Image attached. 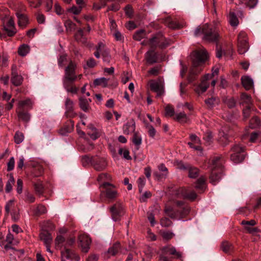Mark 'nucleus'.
I'll use <instances>...</instances> for the list:
<instances>
[{"label":"nucleus","instance_id":"nucleus-41","mask_svg":"<svg viewBox=\"0 0 261 261\" xmlns=\"http://www.w3.org/2000/svg\"><path fill=\"white\" fill-rule=\"evenodd\" d=\"M109 80L105 77H100L96 79L94 81V84L95 86H101L102 87H106L108 86Z\"/></svg>","mask_w":261,"mask_h":261},{"label":"nucleus","instance_id":"nucleus-20","mask_svg":"<svg viewBox=\"0 0 261 261\" xmlns=\"http://www.w3.org/2000/svg\"><path fill=\"white\" fill-rule=\"evenodd\" d=\"M135 129L136 124L133 119L128 121L123 126V133L126 135H129L134 132L135 133Z\"/></svg>","mask_w":261,"mask_h":261},{"label":"nucleus","instance_id":"nucleus-34","mask_svg":"<svg viewBox=\"0 0 261 261\" xmlns=\"http://www.w3.org/2000/svg\"><path fill=\"white\" fill-rule=\"evenodd\" d=\"M205 180L206 177L204 176H200L196 182L195 188L199 190L203 191L205 188Z\"/></svg>","mask_w":261,"mask_h":261},{"label":"nucleus","instance_id":"nucleus-52","mask_svg":"<svg viewBox=\"0 0 261 261\" xmlns=\"http://www.w3.org/2000/svg\"><path fill=\"white\" fill-rule=\"evenodd\" d=\"M35 192L37 194L41 195L44 192V187L41 182H38L34 184V185Z\"/></svg>","mask_w":261,"mask_h":261},{"label":"nucleus","instance_id":"nucleus-9","mask_svg":"<svg viewBox=\"0 0 261 261\" xmlns=\"http://www.w3.org/2000/svg\"><path fill=\"white\" fill-rule=\"evenodd\" d=\"M231 150L233 153L231 154L230 159L234 163H241L244 160V148L243 146L240 144H236Z\"/></svg>","mask_w":261,"mask_h":261},{"label":"nucleus","instance_id":"nucleus-6","mask_svg":"<svg viewBox=\"0 0 261 261\" xmlns=\"http://www.w3.org/2000/svg\"><path fill=\"white\" fill-rule=\"evenodd\" d=\"M219 72L218 68L212 69V74H206L201 80L200 83L195 89V92L200 95L205 92L209 87L208 80L212 77L217 75Z\"/></svg>","mask_w":261,"mask_h":261},{"label":"nucleus","instance_id":"nucleus-18","mask_svg":"<svg viewBox=\"0 0 261 261\" xmlns=\"http://www.w3.org/2000/svg\"><path fill=\"white\" fill-rule=\"evenodd\" d=\"M162 251L166 254L173 255L176 258H180L182 255L180 252L177 251L174 247L170 245L164 247Z\"/></svg>","mask_w":261,"mask_h":261},{"label":"nucleus","instance_id":"nucleus-51","mask_svg":"<svg viewBox=\"0 0 261 261\" xmlns=\"http://www.w3.org/2000/svg\"><path fill=\"white\" fill-rule=\"evenodd\" d=\"M261 126L260 121L257 117H253L250 121V127L252 128Z\"/></svg>","mask_w":261,"mask_h":261},{"label":"nucleus","instance_id":"nucleus-55","mask_svg":"<svg viewBox=\"0 0 261 261\" xmlns=\"http://www.w3.org/2000/svg\"><path fill=\"white\" fill-rule=\"evenodd\" d=\"M113 0H99V3H94L93 4V8L95 10H99L102 7H105L108 2L112 1Z\"/></svg>","mask_w":261,"mask_h":261},{"label":"nucleus","instance_id":"nucleus-59","mask_svg":"<svg viewBox=\"0 0 261 261\" xmlns=\"http://www.w3.org/2000/svg\"><path fill=\"white\" fill-rule=\"evenodd\" d=\"M82 8H83L81 7V6L80 7L78 6V7H76L75 6H73L72 7L68 8L67 11L73 14L77 15L81 13Z\"/></svg>","mask_w":261,"mask_h":261},{"label":"nucleus","instance_id":"nucleus-11","mask_svg":"<svg viewBox=\"0 0 261 261\" xmlns=\"http://www.w3.org/2000/svg\"><path fill=\"white\" fill-rule=\"evenodd\" d=\"M102 189L103 190L101 191V194L104 195L110 200H113L118 196V193L112 184H105Z\"/></svg>","mask_w":261,"mask_h":261},{"label":"nucleus","instance_id":"nucleus-53","mask_svg":"<svg viewBox=\"0 0 261 261\" xmlns=\"http://www.w3.org/2000/svg\"><path fill=\"white\" fill-rule=\"evenodd\" d=\"M161 234L163 238L166 241L171 239L174 236L173 232L170 231H161Z\"/></svg>","mask_w":261,"mask_h":261},{"label":"nucleus","instance_id":"nucleus-15","mask_svg":"<svg viewBox=\"0 0 261 261\" xmlns=\"http://www.w3.org/2000/svg\"><path fill=\"white\" fill-rule=\"evenodd\" d=\"M91 242V239L87 235L82 234L79 236V243L82 248L83 252L86 253L88 251Z\"/></svg>","mask_w":261,"mask_h":261},{"label":"nucleus","instance_id":"nucleus-24","mask_svg":"<svg viewBox=\"0 0 261 261\" xmlns=\"http://www.w3.org/2000/svg\"><path fill=\"white\" fill-rule=\"evenodd\" d=\"M40 238L45 245H50L53 241L51 234L47 231H42L40 234Z\"/></svg>","mask_w":261,"mask_h":261},{"label":"nucleus","instance_id":"nucleus-46","mask_svg":"<svg viewBox=\"0 0 261 261\" xmlns=\"http://www.w3.org/2000/svg\"><path fill=\"white\" fill-rule=\"evenodd\" d=\"M24 137L23 134L19 131H17L14 136V140L15 143L19 144L23 142Z\"/></svg>","mask_w":261,"mask_h":261},{"label":"nucleus","instance_id":"nucleus-40","mask_svg":"<svg viewBox=\"0 0 261 261\" xmlns=\"http://www.w3.org/2000/svg\"><path fill=\"white\" fill-rule=\"evenodd\" d=\"M229 21L231 25L236 27L239 24L238 19L233 12H230L228 15Z\"/></svg>","mask_w":261,"mask_h":261},{"label":"nucleus","instance_id":"nucleus-28","mask_svg":"<svg viewBox=\"0 0 261 261\" xmlns=\"http://www.w3.org/2000/svg\"><path fill=\"white\" fill-rule=\"evenodd\" d=\"M33 105V102L32 100L30 98H27L25 100L19 101L18 103V108L21 110H22L25 107L31 109L32 108Z\"/></svg>","mask_w":261,"mask_h":261},{"label":"nucleus","instance_id":"nucleus-33","mask_svg":"<svg viewBox=\"0 0 261 261\" xmlns=\"http://www.w3.org/2000/svg\"><path fill=\"white\" fill-rule=\"evenodd\" d=\"M205 103L208 108L212 109L219 103V99L217 97H212L205 99Z\"/></svg>","mask_w":261,"mask_h":261},{"label":"nucleus","instance_id":"nucleus-25","mask_svg":"<svg viewBox=\"0 0 261 261\" xmlns=\"http://www.w3.org/2000/svg\"><path fill=\"white\" fill-rule=\"evenodd\" d=\"M222 173L221 171L217 172L215 170H212L210 177V182L213 185H216L221 179Z\"/></svg>","mask_w":261,"mask_h":261},{"label":"nucleus","instance_id":"nucleus-44","mask_svg":"<svg viewBox=\"0 0 261 261\" xmlns=\"http://www.w3.org/2000/svg\"><path fill=\"white\" fill-rule=\"evenodd\" d=\"M220 156H216L214 157V158L212 160V170H215V169L217 168H219L221 166L220 163Z\"/></svg>","mask_w":261,"mask_h":261},{"label":"nucleus","instance_id":"nucleus-45","mask_svg":"<svg viewBox=\"0 0 261 261\" xmlns=\"http://www.w3.org/2000/svg\"><path fill=\"white\" fill-rule=\"evenodd\" d=\"M17 115L18 118L22 121L28 122L30 120V114L27 112H24L23 111L18 112Z\"/></svg>","mask_w":261,"mask_h":261},{"label":"nucleus","instance_id":"nucleus-63","mask_svg":"<svg viewBox=\"0 0 261 261\" xmlns=\"http://www.w3.org/2000/svg\"><path fill=\"white\" fill-rule=\"evenodd\" d=\"M139 191L142 192L143 188L145 184V179L144 177H139L137 181Z\"/></svg>","mask_w":261,"mask_h":261},{"label":"nucleus","instance_id":"nucleus-61","mask_svg":"<svg viewBox=\"0 0 261 261\" xmlns=\"http://www.w3.org/2000/svg\"><path fill=\"white\" fill-rule=\"evenodd\" d=\"M14 205V200H10L6 204L5 209L6 213V215H8L10 212L11 210Z\"/></svg>","mask_w":261,"mask_h":261},{"label":"nucleus","instance_id":"nucleus-27","mask_svg":"<svg viewBox=\"0 0 261 261\" xmlns=\"http://www.w3.org/2000/svg\"><path fill=\"white\" fill-rule=\"evenodd\" d=\"M16 14L18 19L19 26L22 28L25 27L28 22L27 16L24 14L19 12H17Z\"/></svg>","mask_w":261,"mask_h":261},{"label":"nucleus","instance_id":"nucleus-23","mask_svg":"<svg viewBox=\"0 0 261 261\" xmlns=\"http://www.w3.org/2000/svg\"><path fill=\"white\" fill-rule=\"evenodd\" d=\"M111 180V176L107 173H102L99 175L97 177V181L100 183V188H102L105 184H111L109 181Z\"/></svg>","mask_w":261,"mask_h":261},{"label":"nucleus","instance_id":"nucleus-49","mask_svg":"<svg viewBox=\"0 0 261 261\" xmlns=\"http://www.w3.org/2000/svg\"><path fill=\"white\" fill-rule=\"evenodd\" d=\"M64 26L66 31L71 32L75 30L76 25L70 20H67L64 22Z\"/></svg>","mask_w":261,"mask_h":261},{"label":"nucleus","instance_id":"nucleus-31","mask_svg":"<svg viewBox=\"0 0 261 261\" xmlns=\"http://www.w3.org/2000/svg\"><path fill=\"white\" fill-rule=\"evenodd\" d=\"M119 249L120 244L119 243H116L113 244L112 246L109 248L108 250L106 252V254L108 255V257H109L111 256L115 255L119 251Z\"/></svg>","mask_w":261,"mask_h":261},{"label":"nucleus","instance_id":"nucleus-42","mask_svg":"<svg viewBox=\"0 0 261 261\" xmlns=\"http://www.w3.org/2000/svg\"><path fill=\"white\" fill-rule=\"evenodd\" d=\"M30 51V47L28 45L22 44L18 48V54L22 57L26 56Z\"/></svg>","mask_w":261,"mask_h":261},{"label":"nucleus","instance_id":"nucleus-39","mask_svg":"<svg viewBox=\"0 0 261 261\" xmlns=\"http://www.w3.org/2000/svg\"><path fill=\"white\" fill-rule=\"evenodd\" d=\"M15 182V179L13 177V175L12 173L9 175V179L7 182L6 185V192L7 193L10 192L12 190V187Z\"/></svg>","mask_w":261,"mask_h":261},{"label":"nucleus","instance_id":"nucleus-16","mask_svg":"<svg viewBox=\"0 0 261 261\" xmlns=\"http://www.w3.org/2000/svg\"><path fill=\"white\" fill-rule=\"evenodd\" d=\"M92 166L96 170L101 171L106 168L107 163L105 158L95 156V158H93Z\"/></svg>","mask_w":261,"mask_h":261},{"label":"nucleus","instance_id":"nucleus-60","mask_svg":"<svg viewBox=\"0 0 261 261\" xmlns=\"http://www.w3.org/2000/svg\"><path fill=\"white\" fill-rule=\"evenodd\" d=\"M160 224L162 227H168L172 224V221L168 218H163L160 220Z\"/></svg>","mask_w":261,"mask_h":261},{"label":"nucleus","instance_id":"nucleus-17","mask_svg":"<svg viewBox=\"0 0 261 261\" xmlns=\"http://www.w3.org/2000/svg\"><path fill=\"white\" fill-rule=\"evenodd\" d=\"M65 114L68 117L73 118L76 116V114L74 111V103L72 100L67 98L65 102Z\"/></svg>","mask_w":261,"mask_h":261},{"label":"nucleus","instance_id":"nucleus-8","mask_svg":"<svg viewBox=\"0 0 261 261\" xmlns=\"http://www.w3.org/2000/svg\"><path fill=\"white\" fill-rule=\"evenodd\" d=\"M173 194L177 198L187 199L191 201L195 200L197 196L195 191L188 190L184 188L175 189Z\"/></svg>","mask_w":261,"mask_h":261},{"label":"nucleus","instance_id":"nucleus-38","mask_svg":"<svg viewBox=\"0 0 261 261\" xmlns=\"http://www.w3.org/2000/svg\"><path fill=\"white\" fill-rule=\"evenodd\" d=\"M165 24L168 27L173 29H178L180 28V25L178 23L173 20L170 18H167L165 20Z\"/></svg>","mask_w":261,"mask_h":261},{"label":"nucleus","instance_id":"nucleus-48","mask_svg":"<svg viewBox=\"0 0 261 261\" xmlns=\"http://www.w3.org/2000/svg\"><path fill=\"white\" fill-rule=\"evenodd\" d=\"M146 36V32L144 30L137 31L133 35V38L137 41H140Z\"/></svg>","mask_w":261,"mask_h":261},{"label":"nucleus","instance_id":"nucleus-14","mask_svg":"<svg viewBox=\"0 0 261 261\" xmlns=\"http://www.w3.org/2000/svg\"><path fill=\"white\" fill-rule=\"evenodd\" d=\"M11 83L15 86H20L23 82V77L18 74L17 66L13 65L11 67Z\"/></svg>","mask_w":261,"mask_h":261},{"label":"nucleus","instance_id":"nucleus-10","mask_svg":"<svg viewBox=\"0 0 261 261\" xmlns=\"http://www.w3.org/2000/svg\"><path fill=\"white\" fill-rule=\"evenodd\" d=\"M249 49V44L246 33L241 32L238 37V51L240 54L243 55Z\"/></svg>","mask_w":261,"mask_h":261},{"label":"nucleus","instance_id":"nucleus-62","mask_svg":"<svg viewBox=\"0 0 261 261\" xmlns=\"http://www.w3.org/2000/svg\"><path fill=\"white\" fill-rule=\"evenodd\" d=\"M252 109V106H246V108L243 109V116L245 119H247L250 116L251 111Z\"/></svg>","mask_w":261,"mask_h":261},{"label":"nucleus","instance_id":"nucleus-32","mask_svg":"<svg viewBox=\"0 0 261 261\" xmlns=\"http://www.w3.org/2000/svg\"><path fill=\"white\" fill-rule=\"evenodd\" d=\"M241 103L242 105L245 104L247 106H252V100L250 95L246 93H243L241 95Z\"/></svg>","mask_w":261,"mask_h":261},{"label":"nucleus","instance_id":"nucleus-22","mask_svg":"<svg viewBox=\"0 0 261 261\" xmlns=\"http://www.w3.org/2000/svg\"><path fill=\"white\" fill-rule=\"evenodd\" d=\"M150 88L151 90L157 93V97L161 96L164 93L163 88L159 83L153 81L150 82Z\"/></svg>","mask_w":261,"mask_h":261},{"label":"nucleus","instance_id":"nucleus-57","mask_svg":"<svg viewBox=\"0 0 261 261\" xmlns=\"http://www.w3.org/2000/svg\"><path fill=\"white\" fill-rule=\"evenodd\" d=\"M84 36H85V34L84 32V30L82 29H80L78 30L77 32L75 35V38L77 40L84 42H85V38L84 37Z\"/></svg>","mask_w":261,"mask_h":261},{"label":"nucleus","instance_id":"nucleus-1","mask_svg":"<svg viewBox=\"0 0 261 261\" xmlns=\"http://www.w3.org/2000/svg\"><path fill=\"white\" fill-rule=\"evenodd\" d=\"M207 58V54L205 49H202L194 51L192 54V66L188 76L189 83H192L196 80V75L202 70L201 65Z\"/></svg>","mask_w":261,"mask_h":261},{"label":"nucleus","instance_id":"nucleus-35","mask_svg":"<svg viewBox=\"0 0 261 261\" xmlns=\"http://www.w3.org/2000/svg\"><path fill=\"white\" fill-rule=\"evenodd\" d=\"M174 119L181 123H185L188 121V117L184 112H180L175 114Z\"/></svg>","mask_w":261,"mask_h":261},{"label":"nucleus","instance_id":"nucleus-50","mask_svg":"<svg viewBox=\"0 0 261 261\" xmlns=\"http://www.w3.org/2000/svg\"><path fill=\"white\" fill-rule=\"evenodd\" d=\"M189 176L190 178H196L198 176L199 170L195 167H193L190 166L188 169Z\"/></svg>","mask_w":261,"mask_h":261},{"label":"nucleus","instance_id":"nucleus-36","mask_svg":"<svg viewBox=\"0 0 261 261\" xmlns=\"http://www.w3.org/2000/svg\"><path fill=\"white\" fill-rule=\"evenodd\" d=\"M74 82H68L66 85L65 83H63V86L68 92H70L73 94L76 93L78 88L73 85Z\"/></svg>","mask_w":261,"mask_h":261},{"label":"nucleus","instance_id":"nucleus-43","mask_svg":"<svg viewBox=\"0 0 261 261\" xmlns=\"http://www.w3.org/2000/svg\"><path fill=\"white\" fill-rule=\"evenodd\" d=\"M223 102L229 108H232L235 107L236 101L233 97H226L223 99Z\"/></svg>","mask_w":261,"mask_h":261},{"label":"nucleus","instance_id":"nucleus-37","mask_svg":"<svg viewBox=\"0 0 261 261\" xmlns=\"http://www.w3.org/2000/svg\"><path fill=\"white\" fill-rule=\"evenodd\" d=\"M158 168L160 171L164 172V173H163L162 175H159L157 172H154L153 173V175L156 177H158L159 178L166 177L168 174V169L167 167L165 166V165L163 164H160V165H159Z\"/></svg>","mask_w":261,"mask_h":261},{"label":"nucleus","instance_id":"nucleus-30","mask_svg":"<svg viewBox=\"0 0 261 261\" xmlns=\"http://www.w3.org/2000/svg\"><path fill=\"white\" fill-rule=\"evenodd\" d=\"M91 102L90 99H86L83 97L80 98V107L81 109L85 112L89 111L90 107L89 103Z\"/></svg>","mask_w":261,"mask_h":261},{"label":"nucleus","instance_id":"nucleus-13","mask_svg":"<svg viewBox=\"0 0 261 261\" xmlns=\"http://www.w3.org/2000/svg\"><path fill=\"white\" fill-rule=\"evenodd\" d=\"M231 135L228 128L226 127H223L219 132L218 141L221 145L225 146L228 144L229 138Z\"/></svg>","mask_w":261,"mask_h":261},{"label":"nucleus","instance_id":"nucleus-21","mask_svg":"<svg viewBox=\"0 0 261 261\" xmlns=\"http://www.w3.org/2000/svg\"><path fill=\"white\" fill-rule=\"evenodd\" d=\"M154 50L150 48L145 54V59L149 64H152L157 62V55Z\"/></svg>","mask_w":261,"mask_h":261},{"label":"nucleus","instance_id":"nucleus-29","mask_svg":"<svg viewBox=\"0 0 261 261\" xmlns=\"http://www.w3.org/2000/svg\"><path fill=\"white\" fill-rule=\"evenodd\" d=\"M66 238L61 235H58L56 237L55 243V247L58 249H62L64 248V244L65 243Z\"/></svg>","mask_w":261,"mask_h":261},{"label":"nucleus","instance_id":"nucleus-2","mask_svg":"<svg viewBox=\"0 0 261 261\" xmlns=\"http://www.w3.org/2000/svg\"><path fill=\"white\" fill-rule=\"evenodd\" d=\"M174 204L178 209L176 210L172 206H166L165 212L172 219L180 218L185 217L190 212V207L185 205L184 202L180 200H175Z\"/></svg>","mask_w":261,"mask_h":261},{"label":"nucleus","instance_id":"nucleus-5","mask_svg":"<svg viewBox=\"0 0 261 261\" xmlns=\"http://www.w3.org/2000/svg\"><path fill=\"white\" fill-rule=\"evenodd\" d=\"M203 39L208 42H217L220 38L218 30L215 28H212L205 24L202 26Z\"/></svg>","mask_w":261,"mask_h":261},{"label":"nucleus","instance_id":"nucleus-19","mask_svg":"<svg viewBox=\"0 0 261 261\" xmlns=\"http://www.w3.org/2000/svg\"><path fill=\"white\" fill-rule=\"evenodd\" d=\"M4 30L9 36H13L16 33L14 21L12 18H9L6 24L4 25Z\"/></svg>","mask_w":261,"mask_h":261},{"label":"nucleus","instance_id":"nucleus-47","mask_svg":"<svg viewBox=\"0 0 261 261\" xmlns=\"http://www.w3.org/2000/svg\"><path fill=\"white\" fill-rule=\"evenodd\" d=\"M132 142L137 147L142 143V137L138 133L135 132L132 138Z\"/></svg>","mask_w":261,"mask_h":261},{"label":"nucleus","instance_id":"nucleus-12","mask_svg":"<svg viewBox=\"0 0 261 261\" xmlns=\"http://www.w3.org/2000/svg\"><path fill=\"white\" fill-rule=\"evenodd\" d=\"M112 219L115 221L120 220V217L124 214V207L122 203L117 202L110 208Z\"/></svg>","mask_w":261,"mask_h":261},{"label":"nucleus","instance_id":"nucleus-56","mask_svg":"<svg viewBox=\"0 0 261 261\" xmlns=\"http://www.w3.org/2000/svg\"><path fill=\"white\" fill-rule=\"evenodd\" d=\"M93 158H95V156L89 157L88 155H84L82 158V162L83 166H86L91 163L92 165L93 164Z\"/></svg>","mask_w":261,"mask_h":261},{"label":"nucleus","instance_id":"nucleus-58","mask_svg":"<svg viewBox=\"0 0 261 261\" xmlns=\"http://www.w3.org/2000/svg\"><path fill=\"white\" fill-rule=\"evenodd\" d=\"M118 153L123 155V157L126 160H131L132 158L129 155V151L126 149L120 148L118 150Z\"/></svg>","mask_w":261,"mask_h":261},{"label":"nucleus","instance_id":"nucleus-3","mask_svg":"<svg viewBox=\"0 0 261 261\" xmlns=\"http://www.w3.org/2000/svg\"><path fill=\"white\" fill-rule=\"evenodd\" d=\"M75 242V238L73 237H69L66 238L64 244V251H61L62 256L71 260L79 261L80 257L68 248L72 246Z\"/></svg>","mask_w":261,"mask_h":261},{"label":"nucleus","instance_id":"nucleus-54","mask_svg":"<svg viewBox=\"0 0 261 261\" xmlns=\"http://www.w3.org/2000/svg\"><path fill=\"white\" fill-rule=\"evenodd\" d=\"M221 248L225 253H228L233 249V246L230 243L227 242H224L221 245Z\"/></svg>","mask_w":261,"mask_h":261},{"label":"nucleus","instance_id":"nucleus-7","mask_svg":"<svg viewBox=\"0 0 261 261\" xmlns=\"http://www.w3.org/2000/svg\"><path fill=\"white\" fill-rule=\"evenodd\" d=\"M76 65L72 61H70L69 65L65 68V75L63 77V83H65L66 85L68 82H74L77 76L75 74Z\"/></svg>","mask_w":261,"mask_h":261},{"label":"nucleus","instance_id":"nucleus-26","mask_svg":"<svg viewBox=\"0 0 261 261\" xmlns=\"http://www.w3.org/2000/svg\"><path fill=\"white\" fill-rule=\"evenodd\" d=\"M241 80L243 86L246 90H250L253 87V80L248 76H242L241 78Z\"/></svg>","mask_w":261,"mask_h":261},{"label":"nucleus","instance_id":"nucleus-64","mask_svg":"<svg viewBox=\"0 0 261 261\" xmlns=\"http://www.w3.org/2000/svg\"><path fill=\"white\" fill-rule=\"evenodd\" d=\"M151 196V193L150 192L146 191L143 194L140 198V200L142 202H146L147 199Z\"/></svg>","mask_w":261,"mask_h":261},{"label":"nucleus","instance_id":"nucleus-4","mask_svg":"<svg viewBox=\"0 0 261 261\" xmlns=\"http://www.w3.org/2000/svg\"><path fill=\"white\" fill-rule=\"evenodd\" d=\"M149 46L152 49H155L157 47L164 48L167 47L170 44V40L166 38L161 33L154 34L149 39Z\"/></svg>","mask_w":261,"mask_h":261}]
</instances>
